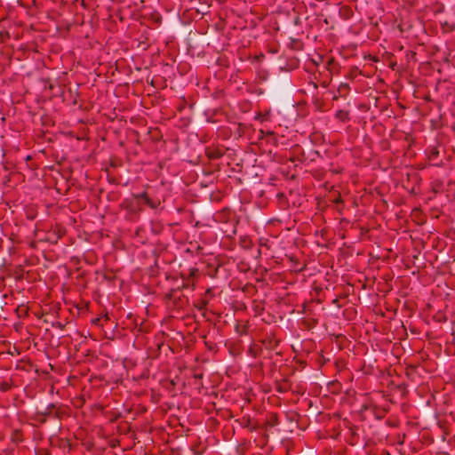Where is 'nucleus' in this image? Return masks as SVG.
Segmentation results:
<instances>
[{"mask_svg": "<svg viewBox=\"0 0 455 455\" xmlns=\"http://www.w3.org/2000/svg\"><path fill=\"white\" fill-rule=\"evenodd\" d=\"M387 411L386 409L374 408L373 413H374V416L376 417V419H381L385 417Z\"/></svg>", "mask_w": 455, "mask_h": 455, "instance_id": "f257e3e1", "label": "nucleus"}, {"mask_svg": "<svg viewBox=\"0 0 455 455\" xmlns=\"http://www.w3.org/2000/svg\"><path fill=\"white\" fill-rule=\"evenodd\" d=\"M289 389V385L287 380H283L282 383L278 384L277 391L280 393H285Z\"/></svg>", "mask_w": 455, "mask_h": 455, "instance_id": "f03ea898", "label": "nucleus"}, {"mask_svg": "<svg viewBox=\"0 0 455 455\" xmlns=\"http://www.w3.org/2000/svg\"><path fill=\"white\" fill-rule=\"evenodd\" d=\"M336 117L344 122L348 119V113L344 110H339L336 113Z\"/></svg>", "mask_w": 455, "mask_h": 455, "instance_id": "7ed1b4c3", "label": "nucleus"}, {"mask_svg": "<svg viewBox=\"0 0 455 455\" xmlns=\"http://www.w3.org/2000/svg\"><path fill=\"white\" fill-rule=\"evenodd\" d=\"M55 409V405L53 403L49 404L45 411L42 413L44 416H51L53 413V410Z\"/></svg>", "mask_w": 455, "mask_h": 455, "instance_id": "20e7f679", "label": "nucleus"}, {"mask_svg": "<svg viewBox=\"0 0 455 455\" xmlns=\"http://www.w3.org/2000/svg\"><path fill=\"white\" fill-rule=\"evenodd\" d=\"M146 204L148 205L152 209H156L158 205L160 204V202L153 201L150 198H146Z\"/></svg>", "mask_w": 455, "mask_h": 455, "instance_id": "39448f33", "label": "nucleus"}, {"mask_svg": "<svg viewBox=\"0 0 455 455\" xmlns=\"http://www.w3.org/2000/svg\"><path fill=\"white\" fill-rule=\"evenodd\" d=\"M134 197L136 199H141L143 200L144 204H146V198H149L147 192H142L140 194L134 195Z\"/></svg>", "mask_w": 455, "mask_h": 455, "instance_id": "423d86ee", "label": "nucleus"}, {"mask_svg": "<svg viewBox=\"0 0 455 455\" xmlns=\"http://www.w3.org/2000/svg\"><path fill=\"white\" fill-rule=\"evenodd\" d=\"M127 205H126V208L129 209L131 212H135L137 207L134 205V203L133 202H129V203H126Z\"/></svg>", "mask_w": 455, "mask_h": 455, "instance_id": "0eeeda50", "label": "nucleus"}, {"mask_svg": "<svg viewBox=\"0 0 455 455\" xmlns=\"http://www.w3.org/2000/svg\"><path fill=\"white\" fill-rule=\"evenodd\" d=\"M274 418H275V419H272V422H271V425H272V426H274V425L277 424V419H276V416L275 415V416H274Z\"/></svg>", "mask_w": 455, "mask_h": 455, "instance_id": "6e6552de", "label": "nucleus"}, {"mask_svg": "<svg viewBox=\"0 0 455 455\" xmlns=\"http://www.w3.org/2000/svg\"><path fill=\"white\" fill-rule=\"evenodd\" d=\"M206 304H207V302H206V301H204V302H203V306H202V307H199V309L201 310V309L204 308V307H205V306H206Z\"/></svg>", "mask_w": 455, "mask_h": 455, "instance_id": "1a4fd4ad", "label": "nucleus"}, {"mask_svg": "<svg viewBox=\"0 0 455 455\" xmlns=\"http://www.w3.org/2000/svg\"><path fill=\"white\" fill-rule=\"evenodd\" d=\"M176 291H172V293H171L170 297L174 299V298H175V292H176Z\"/></svg>", "mask_w": 455, "mask_h": 455, "instance_id": "9d476101", "label": "nucleus"}, {"mask_svg": "<svg viewBox=\"0 0 455 455\" xmlns=\"http://www.w3.org/2000/svg\"><path fill=\"white\" fill-rule=\"evenodd\" d=\"M100 321V318H96L95 320H93V323L97 324Z\"/></svg>", "mask_w": 455, "mask_h": 455, "instance_id": "9b49d317", "label": "nucleus"}, {"mask_svg": "<svg viewBox=\"0 0 455 455\" xmlns=\"http://www.w3.org/2000/svg\"><path fill=\"white\" fill-rule=\"evenodd\" d=\"M187 287H188V284H184L183 285V288H187Z\"/></svg>", "mask_w": 455, "mask_h": 455, "instance_id": "f8f14e48", "label": "nucleus"}]
</instances>
